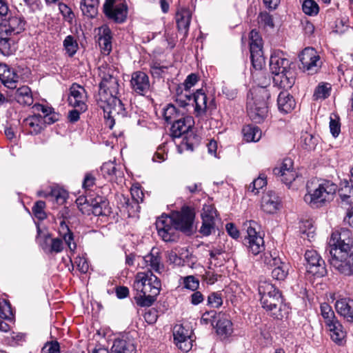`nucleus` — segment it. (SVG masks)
<instances>
[{"label":"nucleus","mask_w":353,"mask_h":353,"mask_svg":"<svg viewBox=\"0 0 353 353\" xmlns=\"http://www.w3.org/2000/svg\"><path fill=\"white\" fill-rule=\"evenodd\" d=\"M349 230L334 232L327 243L330 265L345 276L353 274V241Z\"/></svg>","instance_id":"1"},{"label":"nucleus","mask_w":353,"mask_h":353,"mask_svg":"<svg viewBox=\"0 0 353 353\" xmlns=\"http://www.w3.org/2000/svg\"><path fill=\"white\" fill-rule=\"evenodd\" d=\"M194 219V213L188 206L183 207L181 211L170 216L162 215L155 223L158 234L165 242L176 241L179 230L187 235L192 234Z\"/></svg>","instance_id":"2"},{"label":"nucleus","mask_w":353,"mask_h":353,"mask_svg":"<svg viewBox=\"0 0 353 353\" xmlns=\"http://www.w3.org/2000/svg\"><path fill=\"white\" fill-rule=\"evenodd\" d=\"M133 288L137 291L134 297L137 304L141 307H150L160 293L161 283L152 272H139Z\"/></svg>","instance_id":"3"},{"label":"nucleus","mask_w":353,"mask_h":353,"mask_svg":"<svg viewBox=\"0 0 353 353\" xmlns=\"http://www.w3.org/2000/svg\"><path fill=\"white\" fill-rule=\"evenodd\" d=\"M290 61L283 52L274 51L270 58V70L273 77V83L284 90L291 88L295 82L294 72L290 69Z\"/></svg>","instance_id":"4"},{"label":"nucleus","mask_w":353,"mask_h":353,"mask_svg":"<svg viewBox=\"0 0 353 353\" xmlns=\"http://www.w3.org/2000/svg\"><path fill=\"white\" fill-rule=\"evenodd\" d=\"M270 83V79L264 77V81L260 83V87L256 90L254 97L248 99L247 112L250 119L257 123L263 121L268 112V100L270 93L266 89V85Z\"/></svg>","instance_id":"5"},{"label":"nucleus","mask_w":353,"mask_h":353,"mask_svg":"<svg viewBox=\"0 0 353 353\" xmlns=\"http://www.w3.org/2000/svg\"><path fill=\"white\" fill-rule=\"evenodd\" d=\"M307 193L304 196L305 202L310 207L317 208L332 199L337 190V185L330 181L323 180L314 188L307 184Z\"/></svg>","instance_id":"6"},{"label":"nucleus","mask_w":353,"mask_h":353,"mask_svg":"<svg viewBox=\"0 0 353 353\" xmlns=\"http://www.w3.org/2000/svg\"><path fill=\"white\" fill-rule=\"evenodd\" d=\"M98 105L103 110L105 125L112 129L115 123L116 117L124 118L128 112L121 100L117 97H109L107 101H97Z\"/></svg>","instance_id":"7"},{"label":"nucleus","mask_w":353,"mask_h":353,"mask_svg":"<svg viewBox=\"0 0 353 353\" xmlns=\"http://www.w3.org/2000/svg\"><path fill=\"white\" fill-rule=\"evenodd\" d=\"M245 226L247 227L248 236L245 238L244 243L249 252L257 255L265 250L263 237L256 231L259 226L254 221L247 222Z\"/></svg>","instance_id":"8"},{"label":"nucleus","mask_w":353,"mask_h":353,"mask_svg":"<svg viewBox=\"0 0 353 353\" xmlns=\"http://www.w3.org/2000/svg\"><path fill=\"white\" fill-rule=\"evenodd\" d=\"M103 11L108 19L122 23L127 18L128 6L123 0H105Z\"/></svg>","instance_id":"9"},{"label":"nucleus","mask_w":353,"mask_h":353,"mask_svg":"<svg viewBox=\"0 0 353 353\" xmlns=\"http://www.w3.org/2000/svg\"><path fill=\"white\" fill-rule=\"evenodd\" d=\"M118 79L109 73L104 74L101 83L98 95L96 96L97 101H107L109 97H116L119 94Z\"/></svg>","instance_id":"10"},{"label":"nucleus","mask_w":353,"mask_h":353,"mask_svg":"<svg viewBox=\"0 0 353 353\" xmlns=\"http://www.w3.org/2000/svg\"><path fill=\"white\" fill-rule=\"evenodd\" d=\"M299 58L302 65L301 68L304 72H307L308 74L317 72L322 64L320 56L313 48H305L299 55Z\"/></svg>","instance_id":"11"},{"label":"nucleus","mask_w":353,"mask_h":353,"mask_svg":"<svg viewBox=\"0 0 353 353\" xmlns=\"http://www.w3.org/2000/svg\"><path fill=\"white\" fill-rule=\"evenodd\" d=\"M299 58L302 65L301 68L304 72H307L308 74L317 72L322 64L320 56L313 48H305L299 55Z\"/></svg>","instance_id":"12"},{"label":"nucleus","mask_w":353,"mask_h":353,"mask_svg":"<svg viewBox=\"0 0 353 353\" xmlns=\"http://www.w3.org/2000/svg\"><path fill=\"white\" fill-rule=\"evenodd\" d=\"M307 271L317 277H322L327 273L325 261L316 250H307L305 253Z\"/></svg>","instance_id":"13"},{"label":"nucleus","mask_w":353,"mask_h":353,"mask_svg":"<svg viewBox=\"0 0 353 353\" xmlns=\"http://www.w3.org/2000/svg\"><path fill=\"white\" fill-rule=\"evenodd\" d=\"M88 203L92 207V214L98 216H107L111 214V208L109 206L108 201L103 196H97L94 198L91 196L85 199H77V204Z\"/></svg>","instance_id":"14"},{"label":"nucleus","mask_w":353,"mask_h":353,"mask_svg":"<svg viewBox=\"0 0 353 353\" xmlns=\"http://www.w3.org/2000/svg\"><path fill=\"white\" fill-rule=\"evenodd\" d=\"M266 299V303L260 301L263 308L270 312L274 319H282L286 312H284L285 305L283 303L281 293L273 294L272 296H268Z\"/></svg>","instance_id":"15"},{"label":"nucleus","mask_w":353,"mask_h":353,"mask_svg":"<svg viewBox=\"0 0 353 353\" xmlns=\"http://www.w3.org/2000/svg\"><path fill=\"white\" fill-rule=\"evenodd\" d=\"M86 99L85 88L77 83H72L68 97L69 105L73 108H80V110L86 111L88 108L85 103Z\"/></svg>","instance_id":"16"},{"label":"nucleus","mask_w":353,"mask_h":353,"mask_svg":"<svg viewBox=\"0 0 353 353\" xmlns=\"http://www.w3.org/2000/svg\"><path fill=\"white\" fill-rule=\"evenodd\" d=\"M26 21L22 16H10L0 23V30L2 29L11 36L20 34L25 30Z\"/></svg>","instance_id":"17"},{"label":"nucleus","mask_w":353,"mask_h":353,"mask_svg":"<svg viewBox=\"0 0 353 353\" xmlns=\"http://www.w3.org/2000/svg\"><path fill=\"white\" fill-rule=\"evenodd\" d=\"M190 333L191 332L181 325H176L174 327L173 336L174 343L179 349L185 352L190 350L192 347Z\"/></svg>","instance_id":"18"},{"label":"nucleus","mask_w":353,"mask_h":353,"mask_svg":"<svg viewBox=\"0 0 353 353\" xmlns=\"http://www.w3.org/2000/svg\"><path fill=\"white\" fill-rule=\"evenodd\" d=\"M185 112L181 113V117L172 122L171 134L174 138H179L188 133L194 125V119L191 116H185Z\"/></svg>","instance_id":"19"},{"label":"nucleus","mask_w":353,"mask_h":353,"mask_svg":"<svg viewBox=\"0 0 353 353\" xmlns=\"http://www.w3.org/2000/svg\"><path fill=\"white\" fill-rule=\"evenodd\" d=\"M132 90L138 94L144 95L150 88L148 76L142 71L132 72L130 80Z\"/></svg>","instance_id":"20"},{"label":"nucleus","mask_w":353,"mask_h":353,"mask_svg":"<svg viewBox=\"0 0 353 353\" xmlns=\"http://www.w3.org/2000/svg\"><path fill=\"white\" fill-rule=\"evenodd\" d=\"M143 259L145 266L148 268V271H154L159 274L164 272L165 265L158 248H152L150 252L143 256Z\"/></svg>","instance_id":"21"},{"label":"nucleus","mask_w":353,"mask_h":353,"mask_svg":"<svg viewBox=\"0 0 353 353\" xmlns=\"http://www.w3.org/2000/svg\"><path fill=\"white\" fill-rule=\"evenodd\" d=\"M280 205L281 200L275 192L269 190L263 195L261 208L263 212L274 214L279 209Z\"/></svg>","instance_id":"22"},{"label":"nucleus","mask_w":353,"mask_h":353,"mask_svg":"<svg viewBox=\"0 0 353 353\" xmlns=\"http://www.w3.org/2000/svg\"><path fill=\"white\" fill-rule=\"evenodd\" d=\"M216 212V210L211 206H207L203 209V212L201 214L202 225L199 230V232L203 235L209 236L214 229Z\"/></svg>","instance_id":"23"},{"label":"nucleus","mask_w":353,"mask_h":353,"mask_svg":"<svg viewBox=\"0 0 353 353\" xmlns=\"http://www.w3.org/2000/svg\"><path fill=\"white\" fill-rule=\"evenodd\" d=\"M23 128L26 134L37 135L44 129L43 117L40 114H34L23 121Z\"/></svg>","instance_id":"24"},{"label":"nucleus","mask_w":353,"mask_h":353,"mask_svg":"<svg viewBox=\"0 0 353 353\" xmlns=\"http://www.w3.org/2000/svg\"><path fill=\"white\" fill-rule=\"evenodd\" d=\"M98 43L101 52L108 55L112 50V32L109 27L104 26L99 28Z\"/></svg>","instance_id":"25"},{"label":"nucleus","mask_w":353,"mask_h":353,"mask_svg":"<svg viewBox=\"0 0 353 353\" xmlns=\"http://www.w3.org/2000/svg\"><path fill=\"white\" fill-rule=\"evenodd\" d=\"M335 308L340 315L353 322V300L347 298L340 299L336 301Z\"/></svg>","instance_id":"26"},{"label":"nucleus","mask_w":353,"mask_h":353,"mask_svg":"<svg viewBox=\"0 0 353 353\" xmlns=\"http://www.w3.org/2000/svg\"><path fill=\"white\" fill-rule=\"evenodd\" d=\"M277 105L281 112L288 113L294 109L296 103L293 97L285 90L279 93L277 99Z\"/></svg>","instance_id":"27"},{"label":"nucleus","mask_w":353,"mask_h":353,"mask_svg":"<svg viewBox=\"0 0 353 353\" xmlns=\"http://www.w3.org/2000/svg\"><path fill=\"white\" fill-rule=\"evenodd\" d=\"M207 96L201 89L197 90L192 96L195 103L196 117H201L205 114L207 109Z\"/></svg>","instance_id":"28"},{"label":"nucleus","mask_w":353,"mask_h":353,"mask_svg":"<svg viewBox=\"0 0 353 353\" xmlns=\"http://www.w3.org/2000/svg\"><path fill=\"white\" fill-rule=\"evenodd\" d=\"M330 332L332 340L341 345H343L346 336V332L343 330V325L337 320L326 325Z\"/></svg>","instance_id":"29"},{"label":"nucleus","mask_w":353,"mask_h":353,"mask_svg":"<svg viewBox=\"0 0 353 353\" xmlns=\"http://www.w3.org/2000/svg\"><path fill=\"white\" fill-rule=\"evenodd\" d=\"M59 234L70 251H74L77 244L74 242V234L64 220L60 222Z\"/></svg>","instance_id":"30"},{"label":"nucleus","mask_w":353,"mask_h":353,"mask_svg":"<svg viewBox=\"0 0 353 353\" xmlns=\"http://www.w3.org/2000/svg\"><path fill=\"white\" fill-rule=\"evenodd\" d=\"M14 40L12 36L0 30V52L5 56H10L15 51Z\"/></svg>","instance_id":"31"},{"label":"nucleus","mask_w":353,"mask_h":353,"mask_svg":"<svg viewBox=\"0 0 353 353\" xmlns=\"http://www.w3.org/2000/svg\"><path fill=\"white\" fill-rule=\"evenodd\" d=\"M99 0H81L80 8L83 14L93 19L98 14Z\"/></svg>","instance_id":"32"},{"label":"nucleus","mask_w":353,"mask_h":353,"mask_svg":"<svg viewBox=\"0 0 353 353\" xmlns=\"http://www.w3.org/2000/svg\"><path fill=\"white\" fill-rule=\"evenodd\" d=\"M111 353H136V347L130 341L117 339L114 341Z\"/></svg>","instance_id":"33"},{"label":"nucleus","mask_w":353,"mask_h":353,"mask_svg":"<svg viewBox=\"0 0 353 353\" xmlns=\"http://www.w3.org/2000/svg\"><path fill=\"white\" fill-rule=\"evenodd\" d=\"M17 101L24 105H31L33 103V98L31 90L28 86H21L19 88L15 93Z\"/></svg>","instance_id":"34"},{"label":"nucleus","mask_w":353,"mask_h":353,"mask_svg":"<svg viewBox=\"0 0 353 353\" xmlns=\"http://www.w3.org/2000/svg\"><path fill=\"white\" fill-rule=\"evenodd\" d=\"M260 295V301L266 303L268 296H272L273 294L281 293V292L272 283L268 281H260L258 287Z\"/></svg>","instance_id":"35"},{"label":"nucleus","mask_w":353,"mask_h":353,"mask_svg":"<svg viewBox=\"0 0 353 353\" xmlns=\"http://www.w3.org/2000/svg\"><path fill=\"white\" fill-rule=\"evenodd\" d=\"M244 139L247 142H257L261 138L262 132L258 126L248 125L242 130Z\"/></svg>","instance_id":"36"},{"label":"nucleus","mask_w":353,"mask_h":353,"mask_svg":"<svg viewBox=\"0 0 353 353\" xmlns=\"http://www.w3.org/2000/svg\"><path fill=\"white\" fill-rule=\"evenodd\" d=\"M191 20V16L188 11L183 10L176 14V23L177 28L179 32H183L184 35H187L190 23Z\"/></svg>","instance_id":"37"},{"label":"nucleus","mask_w":353,"mask_h":353,"mask_svg":"<svg viewBox=\"0 0 353 353\" xmlns=\"http://www.w3.org/2000/svg\"><path fill=\"white\" fill-rule=\"evenodd\" d=\"M215 323L216 332L219 334L228 335L232 333V323L227 317L220 316V314H219Z\"/></svg>","instance_id":"38"},{"label":"nucleus","mask_w":353,"mask_h":353,"mask_svg":"<svg viewBox=\"0 0 353 353\" xmlns=\"http://www.w3.org/2000/svg\"><path fill=\"white\" fill-rule=\"evenodd\" d=\"M185 112L184 110H178L175 105L169 104L164 109L163 117L165 121L168 123H172L174 120L181 117V113Z\"/></svg>","instance_id":"39"},{"label":"nucleus","mask_w":353,"mask_h":353,"mask_svg":"<svg viewBox=\"0 0 353 353\" xmlns=\"http://www.w3.org/2000/svg\"><path fill=\"white\" fill-rule=\"evenodd\" d=\"M289 265L283 261L275 265L272 270V276L278 281H283L288 274Z\"/></svg>","instance_id":"40"},{"label":"nucleus","mask_w":353,"mask_h":353,"mask_svg":"<svg viewBox=\"0 0 353 353\" xmlns=\"http://www.w3.org/2000/svg\"><path fill=\"white\" fill-rule=\"evenodd\" d=\"M345 185L339 190V195L343 202L347 204L353 203V185L349 182L345 181Z\"/></svg>","instance_id":"41"},{"label":"nucleus","mask_w":353,"mask_h":353,"mask_svg":"<svg viewBox=\"0 0 353 353\" xmlns=\"http://www.w3.org/2000/svg\"><path fill=\"white\" fill-rule=\"evenodd\" d=\"M63 45L66 53L70 57H73L78 50V43L72 35H68L65 38Z\"/></svg>","instance_id":"42"},{"label":"nucleus","mask_w":353,"mask_h":353,"mask_svg":"<svg viewBox=\"0 0 353 353\" xmlns=\"http://www.w3.org/2000/svg\"><path fill=\"white\" fill-rule=\"evenodd\" d=\"M320 309L321 315L325 319V323L326 325L337 321V319L335 317L334 313L332 310L331 306L328 303H321Z\"/></svg>","instance_id":"43"},{"label":"nucleus","mask_w":353,"mask_h":353,"mask_svg":"<svg viewBox=\"0 0 353 353\" xmlns=\"http://www.w3.org/2000/svg\"><path fill=\"white\" fill-rule=\"evenodd\" d=\"M250 59L253 68L261 70L265 63L262 49L250 50Z\"/></svg>","instance_id":"44"},{"label":"nucleus","mask_w":353,"mask_h":353,"mask_svg":"<svg viewBox=\"0 0 353 353\" xmlns=\"http://www.w3.org/2000/svg\"><path fill=\"white\" fill-rule=\"evenodd\" d=\"M19 76L10 67L5 73V77H2L1 81L7 87L12 88L15 87V83L18 81Z\"/></svg>","instance_id":"45"},{"label":"nucleus","mask_w":353,"mask_h":353,"mask_svg":"<svg viewBox=\"0 0 353 353\" xmlns=\"http://www.w3.org/2000/svg\"><path fill=\"white\" fill-rule=\"evenodd\" d=\"M201 138L199 136L193 134L192 132L187 133L183 137L182 143L185 146V148L189 150H194V148L199 144Z\"/></svg>","instance_id":"46"},{"label":"nucleus","mask_w":353,"mask_h":353,"mask_svg":"<svg viewBox=\"0 0 353 353\" xmlns=\"http://www.w3.org/2000/svg\"><path fill=\"white\" fill-rule=\"evenodd\" d=\"M302 10L305 14L313 16L319 13V7L314 0H305L302 5Z\"/></svg>","instance_id":"47"},{"label":"nucleus","mask_w":353,"mask_h":353,"mask_svg":"<svg viewBox=\"0 0 353 353\" xmlns=\"http://www.w3.org/2000/svg\"><path fill=\"white\" fill-rule=\"evenodd\" d=\"M300 231L303 235L302 237L303 239L307 238L309 241L314 236V228L312 221L310 220L302 222L300 226Z\"/></svg>","instance_id":"48"},{"label":"nucleus","mask_w":353,"mask_h":353,"mask_svg":"<svg viewBox=\"0 0 353 353\" xmlns=\"http://www.w3.org/2000/svg\"><path fill=\"white\" fill-rule=\"evenodd\" d=\"M262 49V39L256 30L250 33V50Z\"/></svg>","instance_id":"49"},{"label":"nucleus","mask_w":353,"mask_h":353,"mask_svg":"<svg viewBox=\"0 0 353 353\" xmlns=\"http://www.w3.org/2000/svg\"><path fill=\"white\" fill-rule=\"evenodd\" d=\"M0 316L8 320H11L13 316L11 305L5 299L0 302Z\"/></svg>","instance_id":"50"},{"label":"nucleus","mask_w":353,"mask_h":353,"mask_svg":"<svg viewBox=\"0 0 353 353\" xmlns=\"http://www.w3.org/2000/svg\"><path fill=\"white\" fill-rule=\"evenodd\" d=\"M302 141L305 145V149L314 150L318 143L319 138L312 134L305 133L301 137Z\"/></svg>","instance_id":"51"},{"label":"nucleus","mask_w":353,"mask_h":353,"mask_svg":"<svg viewBox=\"0 0 353 353\" xmlns=\"http://www.w3.org/2000/svg\"><path fill=\"white\" fill-rule=\"evenodd\" d=\"M101 171L108 176H119L121 172L117 168L116 164L112 161L104 163L101 166Z\"/></svg>","instance_id":"52"},{"label":"nucleus","mask_w":353,"mask_h":353,"mask_svg":"<svg viewBox=\"0 0 353 353\" xmlns=\"http://www.w3.org/2000/svg\"><path fill=\"white\" fill-rule=\"evenodd\" d=\"M46 203L43 201H37L32 207V212L36 218L42 221L46 218V214L44 212Z\"/></svg>","instance_id":"53"},{"label":"nucleus","mask_w":353,"mask_h":353,"mask_svg":"<svg viewBox=\"0 0 353 353\" xmlns=\"http://www.w3.org/2000/svg\"><path fill=\"white\" fill-rule=\"evenodd\" d=\"M50 241V247L48 254H58L63 250L64 244L61 239L52 238Z\"/></svg>","instance_id":"54"},{"label":"nucleus","mask_w":353,"mask_h":353,"mask_svg":"<svg viewBox=\"0 0 353 353\" xmlns=\"http://www.w3.org/2000/svg\"><path fill=\"white\" fill-rule=\"evenodd\" d=\"M50 196L54 197L58 203H63L68 198V193L60 188H52L50 191Z\"/></svg>","instance_id":"55"},{"label":"nucleus","mask_w":353,"mask_h":353,"mask_svg":"<svg viewBox=\"0 0 353 353\" xmlns=\"http://www.w3.org/2000/svg\"><path fill=\"white\" fill-rule=\"evenodd\" d=\"M216 312L214 310L205 312L201 316L200 322L203 325L211 324L213 327L216 321L218 316H216Z\"/></svg>","instance_id":"56"},{"label":"nucleus","mask_w":353,"mask_h":353,"mask_svg":"<svg viewBox=\"0 0 353 353\" xmlns=\"http://www.w3.org/2000/svg\"><path fill=\"white\" fill-rule=\"evenodd\" d=\"M223 304L221 294L216 292L209 294L208 297V305L212 307L217 308Z\"/></svg>","instance_id":"57"},{"label":"nucleus","mask_w":353,"mask_h":353,"mask_svg":"<svg viewBox=\"0 0 353 353\" xmlns=\"http://www.w3.org/2000/svg\"><path fill=\"white\" fill-rule=\"evenodd\" d=\"M330 88L326 85H319L314 90L313 97L315 100L325 99L330 95Z\"/></svg>","instance_id":"58"},{"label":"nucleus","mask_w":353,"mask_h":353,"mask_svg":"<svg viewBox=\"0 0 353 353\" xmlns=\"http://www.w3.org/2000/svg\"><path fill=\"white\" fill-rule=\"evenodd\" d=\"M293 162L291 159H285L279 168H274L273 174L275 176L279 175L281 173L287 172V170H293Z\"/></svg>","instance_id":"59"},{"label":"nucleus","mask_w":353,"mask_h":353,"mask_svg":"<svg viewBox=\"0 0 353 353\" xmlns=\"http://www.w3.org/2000/svg\"><path fill=\"white\" fill-rule=\"evenodd\" d=\"M52 239V234L49 232H46L43 235V238L37 241L41 248L47 254L49 253Z\"/></svg>","instance_id":"60"},{"label":"nucleus","mask_w":353,"mask_h":353,"mask_svg":"<svg viewBox=\"0 0 353 353\" xmlns=\"http://www.w3.org/2000/svg\"><path fill=\"white\" fill-rule=\"evenodd\" d=\"M184 287L192 291H195L199 288V281L194 276H188L184 278Z\"/></svg>","instance_id":"61"},{"label":"nucleus","mask_w":353,"mask_h":353,"mask_svg":"<svg viewBox=\"0 0 353 353\" xmlns=\"http://www.w3.org/2000/svg\"><path fill=\"white\" fill-rule=\"evenodd\" d=\"M191 100L192 95L186 92L184 94L182 92L181 93L177 92L176 103L179 107L184 109L187 105H189V101Z\"/></svg>","instance_id":"62"},{"label":"nucleus","mask_w":353,"mask_h":353,"mask_svg":"<svg viewBox=\"0 0 353 353\" xmlns=\"http://www.w3.org/2000/svg\"><path fill=\"white\" fill-rule=\"evenodd\" d=\"M42 353H60V345L57 341L47 342L41 350Z\"/></svg>","instance_id":"63"},{"label":"nucleus","mask_w":353,"mask_h":353,"mask_svg":"<svg viewBox=\"0 0 353 353\" xmlns=\"http://www.w3.org/2000/svg\"><path fill=\"white\" fill-rule=\"evenodd\" d=\"M264 263L270 267H274L278 264H281V260L276 256V252H274L273 254L268 253L264 256Z\"/></svg>","instance_id":"64"}]
</instances>
